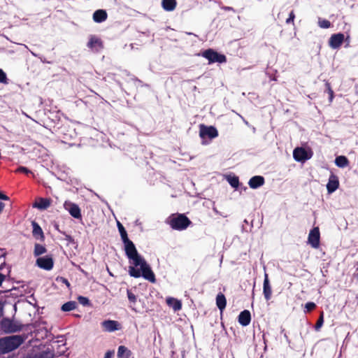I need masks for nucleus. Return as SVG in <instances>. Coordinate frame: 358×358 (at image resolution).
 I'll return each instance as SVG.
<instances>
[{
	"label": "nucleus",
	"instance_id": "24",
	"mask_svg": "<svg viewBox=\"0 0 358 358\" xmlns=\"http://www.w3.org/2000/svg\"><path fill=\"white\" fill-rule=\"evenodd\" d=\"M132 352L124 345H120L117 349V358H129Z\"/></svg>",
	"mask_w": 358,
	"mask_h": 358
},
{
	"label": "nucleus",
	"instance_id": "6",
	"mask_svg": "<svg viewBox=\"0 0 358 358\" xmlns=\"http://www.w3.org/2000/svg\"><path fill=\"white\" fill-rule=\"evenodd\" d=\"M199 128V135L202 138L208 137L210 139H212L216 138L218 136V131L217 129L213 126L208 127L204 124H201Z\"/></svg>",
	"mask_w": 358,
	"mask_h": 358
},
{
	"label": "nucleus",
	"instance_id": "15",
	"mask_svg": "<svg viewBox=\"0 0 358 358\" xmlns=\"http://www.w3.org/2000/svg\"><path fill=\"white\" fill-rule=\"evenodd\" d=\"M339 186L338 178L336 176L331 174L327 185V189L329 193L335 192Z\"/></svg>",
	"mask_w": 358,
	"mask_h": 358
},
{
	"label": "nucleus",
	"instance_id": "26",
	"mask_svg": "<svg viewBox=\"0 0 358 358\" xmlns=\"http://www.w3.org/2000/svg\"><path fill=\"white\" fill-rule=\"evenodd\" d=\"M76 307H77L76 302L73 301H68V302L64 303L62 306L61 309L64 312H68V311H71V310L76 309Z\"/></svg>",
	"mask_w": 358,
	"mask_h": 358
},
{
	"label": "nucleus",
	"instance_id": "11",
	"mask_svg": "<svg viewBox=\"0 0 358 358\" xmlns=\"http://www.w3.org/2000/svg\"><path fill=\"white\" fill-rule=\"evenodd\" d=\"M101 325L106 332H113L121 329L120 324L116 320H106L103 321Z\"/></svg>",
	"mask_w": 358,
	"mask_h": 358
},
{
	"label": "nucleus",
	"instance_id": "8",
	"mask_svg": "<svg viewBox=\"0 0 358 358\" xmlns=\"http://www.w3.org/2000/svg\"><path fill=\"white\" fill-rule=\"evenodd\" d=\"M36 264L41 268L50 271L54 266V260L51 255H46L38 257L36 261Z\"/></svg>",
	"mask_w": 358,
	"mask_h": 358
},
{
	"label": "nucleus",
	"instance_id": "32",
	"mask_svg": "<svg viewBox=\"0 0 358 358\" xmlns=\"http://www.w3.org/2000/svg\"><path fill=\"white\" fill-rule=\"evenodd\" d=\"M324 323V313L323 312L321 313L320 316L319 317L315 325V329L316 331L320 330V329L322 327Z\"/></svg>",
	"mask_w": 358,
	"mask_h": 358
},
{
	"label": "nucleus",
	"instance_id": "28",
	"mask_svg": "<svg viewBox=\"0 0 358 358\" xmlns=\"http://www.w3.org/2000/svg\"><path fill=\"white\" fill-rule=\"evenodd\" d=\"M318 25L320 28L328 29L331 27V24L330 21H329L326 19L319 18Z\"/></svg>",
	"mask_w": 358,
	"mask_h": 358
},
{
	"label": "nucleus",
	"instance_id": "7",
	"mask_svg": "<svg viewBox=\"0 0 358 358\" xmlns=\"http://www.w3.org/2000/svg\"><path fill=\"white\" fill-rule=\"evenodd\" d=\"M308 243L315 249L320 247V233L318 227H314L310 230L308 237Z\"/></svg>",
	"mask_w": 358,
	"mask_h": 358
},
{
	"label": "nucleus",
	"instance_id": "39",
	"mask_svg": "<svg viewBox=\"0 0 358 358\" xmlns=\"http://www.w3.org/2000/svg\"><path fill=\"white\" fill-rule=\"evenodd\" d=\"M114 355V351L108 350L106 352L104 358H112Z\"/></svg>",
	"mask_w": 358,
	"mask_h": 358
},
{
	"label": "nucleus",
	"instance_id": "9",
	"mask_svg": "<svg viewBox=\"0 0 358 358\" xmlns=\"http://www.w3.org/2000/svg\"><path fill=\"white\" fill-rule=\"evenodd\" d=\"M64 208L65 210H66L70 213V215L73 217H74L76 219H81L82 218L80 208L76 203L66 201L64 203Z\"/></svg>",
	"mask_w": 358,
	"mask_h": 358
},
{
	"label": "nucleus",
	"instance_id": "41",
	"mask_svg": "<svg viewBox=\"0 0 358 358\" xmlns=\"http://www.w3.org/2000/svg\"><path fill=\"white\" fill-rule=\"evenodd\" d=\"M0 199L5 200V201H8V200H9V197H8L7 195H6V194H3V193L0 191Z\"/></svg>",
	"mask_w": 358,
	"mask_h": 358
},
{
	"label": "nucleus",
	"instance_id": "30",
	"mask_svg": "<svg viewBox=\"0 0 358 358\" xmlns=\"http://www.w3.org/2000/svg\"><path fill=\"white\" fill-rule=\"evenodd\" d=\"M9 80L7 78L6 73L0 69V83L8 85Z\"/></svg>",
	"mask_w": 358,
	"mask_h": 358
},
{
	"label": "nucleus",
	"instance_id": "35",
	"mask_svg": "<svg viewBox=\"0 0 358 358\" xmlns=\"http://www.w3.org/2000/svg\"><path fill=\"white\" fill-rule=\"evenodd\" d=\"M305 308H306L307 312H310L316 308V304L313 302H308L306 303Z\"/></svg>",
	"mask_w": 358,
	"mask_h": 358
},
{
	"label": "nucleus",
	"instance_id": "1",
	"mask_svg": "<svg viewBox=\"0 0 358 358\" xmlns=\"http://www.w3.org/2000/svg\"><path fill=\"white\" fill-rule=\"evenodd\" d=\"M117 226L124 245V251L129 259L130 265L128 272L130 276L135 278L143 277L144 279L155 283L156 278L154 272L145 259L138 252L134 243L129 239L127 231L124 226L117 221Z\"/></svg>",
	"mask_w": 358,
	"mask_h": 358
},
{
	"label": "nucleus",
	"instance_id": "17",
	"mask_svg": "<svg viewBox=\"0 0 358 358\" xmlns=\"http://www.w3.org/2000/svg\"><path fill=\"white\" fill-rule=\"evenodd\" d=\"M51 202L52 200L50 198L40 197L33 204V206L40 210H45L50 206Z\"/></svg>",
	"mask_w": 358,
	"mask_h": 358
},
{
	"label": "nucleus",
	"instance_id": "34",
	"mask_svg": "<svg viewBox=\"0 0 358 358\" xmlns=\"http://www.w3.org/2000/svg\"><path fill=\"white\" fill-rule=\"evenodd\" d=\"M128 299L131 303H135L136 302V295L129 289H127Z\"/></svg>",
	"mask_w": 358,
	"mask_h": 358
},
{
	"label": "nucleus",
	"instance_id": "25",
	"mask_svg": "<svg viewBox=\"0 0 358 358\" xmlns=\"http://www.w3.org/2000/svg\"><path fill=\"white\" fill-rule=\"evenodd\" d=\"M335 164L337 166L344 168L349 164V160L345 156H338L335 159Z\"/></svg>",
	"mask_w": 358,
	"mask_h": 358
},
{
	"label": "nucleus",
	"instance_id": "38",
	"mask_svg": "<svg viewBox=\"0 0 358 358\" xmlns=\"http://www.w3.org/2000/svg\"><path fill=\"white\" fill-rule=\"evenodd\" d=\"M57 281H60V282L64 283L68 287H70V283H69V280L64 277H58L57 278Z\"/></svg>",
	"mask_w": 358,
	"mask_h": 358
},
{
	"label": "nucleus",
	"instance_id": "20",
	"mask_svg": "<svg viewBox=\"0 0 358 358\" xmlns=\"http://www.w3.org/2000/svg\"><path fill=\"white\" fill-rule=\"evenodd\" d=\"M108 15L104 10H97L93 14V20L96 22L101 23L107 19Z\"/></svg>",
	"mask_w": 358,
	"mask_h": 358
},
{
	"label": "nucleus",
	"instance_id": "22",
	"mask_svg": "<svg viewBox=\"0 0 358 358\" xmlns=\"http://www.w3.org/2000/svg\"><path fill=\"white\" fill-rule=\"evenodd\" d=\"M176 6V0H162V6L166 11L170 12L174 10Z\"/></svg>",
	"mask_w": 358,
	"mask_h": 358
},
{
	"label": "nucleus",
	"instance_id": "18",
	"mask_svg": "<svg viewBox=\"0 0 358 358\" xmlns=\"http://www.w3.org/2000/svg\"><path fill=\"white\" fill-rule=\"evenodd\" d=\"M265 180L263 176H255L252 177L249 182L248 185L252 189H257L264 184Z\"/></svg>",
	"mask_w": 358,
	"mask_h": 358
},
{
	"label": "nucleus",
	"instance_id": "2",
	"mask_svg": "<svg viewBox=\"0 0 358 358\" xmlns=\"http://www.w3.org/2000/svg\"><path fill=\"white\" fill-rule=\"evenodd\" d=\"M22 335H13L0 338V353L6 354L18 348L25 341Z\"/></svg>",
	"mask_w": 358,
	"mask_h": 358
},
{
	"label": "nucleus",
	"instance_id": "12",
	"mask_svg": "<svg viewBox=\"0 0 358 358\" xmlns=\"http://www.w3.org/2000/svg\"><path fill=\"white\" fill-rule=\"evenodd\" d=\"M345 36L342 33L332 34L329 40V45L333 49L339 48L343 44Z\"/></svg>",
	"mask_w": 358,
	"mask_h": 358
},
{
	"label": "nucleus",
	"instance_id": "40",
	"mask_svg": "<svg viewBox=\"0 0 358 358\" xmlns=\"http://www.w3.org/2000/svg\"><path fill=\"white\" fill-rule=\"evenodd\" d=\"M40 357L41 358H52V355L50 352H43Z\"/></svg>",
	"mask_w": 358,
	"mask_h": 358
},
{
	"label": "nucleus",
	"instance_id": "5",
	"mask_svg": "<svg viewBox=\"0 0 358 358\" xmlns=\"http://www.w3.org/2000/svg\"><path fill=\"white\" fill-rule=\"evenodd\" d=\"M1 329L7 334L15 333L22 329V325L13 322L8 318H3L0 322Z\"/></svg>",
	"mask_w": 358,
	"mask_h": 358
},
{
	"label": "nucleus",
	"instance_id": "16",
	"mask_svg": "<svg viewBox=\"0 0 358 358\" xmlns=\"http://www.w3.org/2000/svg\"><path fill=\"white\" fill-rule=\"evenodd\" d=\"M238 321L242 326H248L251 322L250 312L248 310L241 311L238 315Z\"/></svg>",
	"mask_w": 358,
	"mask_h": 358
},
{
	"label": "nucleus",
	"instance_id": "31",
	"mask_svg": "<svg viewBox=\"0 0 358 358\" xmlns=\"http://www.w3.org/2000/svg\"><path fill=\"white\" fill-rule=\"evenodd\" d=\"M325 85H326V88H327V92L329 94V101L331 102L334 98V92L331 87L330 83H327Z\"/></svg>",
	"mask_w": 358,
	"mask_h": 358
},
{
	"label": "nucleus",
	"instance_id": "33",
	"mask_svg": "<svg viewBox=\"0 0 358 358\" xmlns=\"http://www.w3.org/2000/svg\"><path fill=\"white\" fill-rule=\"evenodd\" d=\"M78 302L83 306H87L90 305V301L88 298L83 296L78 297Z\"/></svg>",
	"mask_w": 358,
	"mask_h": 358
},
{
	"label": "nucleus",
	"instance_id": "4",
	"mask_svg": "<svg viewBox=\"0 0 358 358\" xmlns=\"http://www.w3.org/2000/svg\"><path fill=\"white\" fill-rule=\"evenodd\" d=\"M202 56L207 59L210 64L218 62L224 63L227 62V57L224 55L220 54L213 49H208L203 52Z\"/></svg>",
	"mask_w": 358,
	"mask_h": 358
},
{
	"label": "nucleus",
	"instance_id": "44",
	"mask_svg": "<svg viewBox=\"0 0 358 358\" xmlns=\"http://www.w3.org/2000/svg\"><path fill=\"white\" fill-rule=\"evenodd\" d=\"M5 207V204L0 201V213L3 211V208Z\"/></svg>",
	"mask_w": 358,
	"mask_h": 358
},
{
	"label": "nucleus",
	"instance_id": "37",
	"mask_svg": "<svg viewBox=\"0 0 358 358\" xmlns=\"http://www.w3.org/2000/svg\"><path fill=\"white\" fill-rule=\"evenodd\" d=\"M15 172L23 173L25 174H29V173H31L30 170H29L27 167H24V166L18 167L17 169V170L15 171Z\"/></svg>",
	"mask_w": 358,
	"mask_h": 358
},
{
	"label": "nucleus",
	"instance_id": "21",
	"mask_svg": "<svg viewBox=\"0 0 358 358\" xmlns=\"http://www.w3.org/2000/svg\"><path fill=\"white\" fill-rule=\"evenodd\" d=\"M166 304L171 307L174 311H178L182 309V303L177 299L169 297L166 299Z\"/></svg>",
	"mask_w": 358,
	"mask_h": 358
},
{
	"label": "nucleus",
	"instance_id": "43",
	"mask_svg": "<svg viewBox=\"0 0 358 358\" xmlns=\"http://www.w3.org/2000/svg\"><path fill=\"white\" fill-rule=\"evenodd\" d=\"M4 280H5V275L0 273V286L1 285V284Z\"/></svg>",
	"mask_w": 358,
	"mask_h": 358
},
{
	"label": "nucleus",
	"instance_id": "19",
	"mask_svg": "<svg viewBox=\"0 0 358 358\" xmlns=\"http://www.w3.org/2000/svg\"><path fill=\"white\" fill-rule=\"evenodd\" d=\"M31 224L33 227V231H32L33 236L36 239H40L41 241H43L45 238V236H44V234H43V231L41 227L35 221H33Z\"/></svg>",
	"mask_w": 358,
	"mask_h": 358
},
{
	"label": "nucleus",
	"instance_id": "3",
	"mask_svg": "<svg viewBox=\"0 0 358 358\" xmlns=\"http://www.w3.org/2000/svg\"><path fill=\"white\" fill-rule=\"evenodd\" d=\"M169 224L173 229L182 231L186 229L192 222L185 214L176 213L169 217Z\"/></svg>",
	"mask_w": 358,
	"mask_h": 358
},
{
	"label": "nucleus",
	"instance_id": "27",
	"mask_svg": "<svg viewBox=\"0 0 358 358\" xmlns=\"http://www.w3.org/2000/svg\"><path fill=\"white\" fill-rule=\"evenodd\" d=\"M47 251L45 247L39 243H36L34 245V255L35 257L40 256Z\"/></svg>",
	"mask_w": 358,
	"mask_h": 358
},
{
	"label": "nucleus",
	"instance_id": "13",
	"mask_svg": "<svg viewBox=\"0 0 358 358\" xmlns=\"http://www.w3.org/2000/svg\"><path fill=\"white\" fill-rule=\"evenodd\" d=\"M311 155H309L305 148L302 147H297L293 151V157L296 162H304L310 159Z\"/></svg>",
	"mask_w": 358,
	"mask_h": 358
},
{
	"label": "nucleus",
	"instance_id": "14",
	"mask_svg": "<svg viewBox=\"0 0 358 358\" xmlns=\"http://www.w3.org/2000/svg\"><path fill=\"white\" fill-rule=\"evenodd\" d=\"M263 294L266 301H269L272 296V289L270 285L268 275L266 273L264 274V280L263 283Z\"/></svg>",
	"mask_w": 358,
	"mask_h": 358
},
{
	"label": "nucleus",
	"instance_id": "29",
	"mask_svg": "<svg viewBox=\"0 0 358 358\" xmlns=\"http://www.w3.org/2000/svg\"><path fill=\"white\" fill-rule=\"evenodd\" d=\"M229 183L231 185V187L237 188L239 185V179L236 176L230 177L228 179Z\"/></svg>",
	"mask_w": 358,
	"mask_h": 358
},
{
	"label": "nucleus",
	"instance_id": "42",
	"mask_svg": "<svg viewBox=\"0 0 358 358\" xmlns=\"http://www.w3.org/2000/svg\"><path fill=\"white\" fill-rule=\"evenodd\" d=\"M65 240L69 243L73 242V238H72L71 236H70L69 234H65Z\"/></svg>",
	"mask_w": 358,
	"mask_h": 358
},
{
	"label": "nucleus",
	"instance_id": "36",
	"mask_svg": "<svg viewBox=\"0 0 358 358\" xmlns=\"http://www.w3.org/2000/svg\"><path fill=\"white\" fill-rule=\"evenodd\" d=\"M294 18H295L294 12V10H292L289 13V17L286 20V23L287 24H290V23L294 24Z\"/></svg>",
	"mask_w": 358,
	"mask_h": 358
},
{
	"label": "nucleus",
	"instance_id": "10",
	"mask_svg": "<svg viewBox=\"0 0 358 358\" xmlns=\"http://www.w3.org/2000/svg\"><path fill=\"white\" fill-rule=\"evenodd\" d=\"M87 45L94 52H98L103 48L101 39L94 35L90 36Z\"/></svg>",
	"mask_w": 358,
	"mask_h": 358
},
{
	"label": "nucleus",
	"instance_id": "23",
	"mask_svg": "<svg viewBox=\"0 0 358 358\" xmlns=\"http://www.w3.org/2000/svg\"><path fill=\"white\" fill-rule=\"evenodd\" d=\"M216 305L221 312H222L226 308L227 299L225 296L221 292H220L216 296Z\"/></svg>",
	"mask_w": 358,
	"mask_h": 358
}]
</instances>
